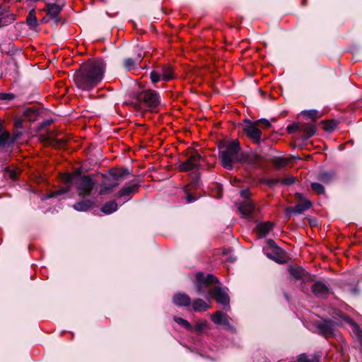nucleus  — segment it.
Here are the masks:
<instances>
[{
	"label": "nucleus",
	"mask_w": 362,
	"mask_h": 362,
	"mask_svg": "<svg viewBox=\"0 0 362 362\" xmlns=\"http://www.w3.org/2000/svg\"><path fill=\"white\" fill-rule=\"evenodd\" d=\"M105 69V64L103 60L89 59L74 74V82L78 88L89 90L103 80Z\"/></svg>",
	"instance_id": "f257e3e1"
},
{
	"label": "nucleus",
	"mask_w": 362,
	"mask_h": 362,
	"mask_svg": "<svg viewBox=\"0 0 362 362\" xmlns=\"http://www.w3.org/2000/svg\"><path fill=\"white\" fill-rule=\"evenodd\" d=\"M240 151V142L238 139L229 141L223 147L219 155L224 168L231 170L235 163L241 160L239 155Z\"/></svg>",
	"instance_id": "f03ea898"
},
{
	"label": "nucleus",
	"mask_w": 362,
	"mask_h": 362,
	"mask_svg": "<svg viewBox=\"0 0 362 362\" xmlns=\"http://www.w3.org/2000/svg\"><path fill=\"white\" fill-rule=\"evenodd\" d=\"M64 180L68 186L71 184L75 185L78 195L83 197L89 196L95 185V182L88 175L67 174L64 175Z\"/></svg>",
	"instance_id": "7ed1b4c3"
},
{
	"label": "nucleus",
	"mask_w": 362,
	"mask_h": 362,
	"mask_svg": "<svg viewBox=\"0 0 362 362\" xmlns=\"http://www.w3.org/2000/svg\"><path fill=\"white\" fill-rule=\"evenodd\" d=\"M219 284L218 279L213 274L204 275L202 272L196 274L194 285L198 294L206 296L210 300L212 298L213 284Z\"/></svg>",
	"instance_id": "20e7f679"
},
{
	"label": "nucleus",
	"mask_w": 362,
	"mask_h": 362,
	"mask_svg": "<svg viewBox=\"0 0 362 362\" xmlns=\"http://www.w3.org/2000/svg\"><path fill=\"white\" fill-rule=\"evenodd\" d=\"M64 6L63 3H47V23L52 27H57L62 21L61 11Z\"/></svg>",
	"instance_id": "39448f33"
},
{
	"label": "nucleus",
	"mask_w": 362,
	"mask_h": 362,
	"mask_svg": "<svg viewBox=\"0 0 362 362\" xmlns=\"http://www.w3.org/2000/svg\"><path fill=\"white\" fill-rule=\"evenodd\" d=\"M138 100L148 108H156L160 103L159 93L153 90L147 89L141 91L138 95Z\"/></svg>",
	"instance_id": "423d86ee"
},
{
	"label": "nucleus",
	"mask_w": 362,
	"mask_h": 362,
	"mask_svg": "<svg viewBox=\"0 0 362 362\" xmlns=\"http://www.w3.org/2000/svg\"><path fill=\"white\" fill-rule=\"evenodd\" d=\"M151 81L156 83L160 81H169L174 78L173 68L169 65H163L153 70L150 74Z\"/></svg>",
	"instance_id": "0eeeda50"
},
{
	"label": "nucleus",
	"mask_w": 362,
	"mask_h": 362,
	"mask_svg": "<svg viewBox=\"0 0 362 362\" xmlns=\"http://www.w3.org/2000/svg\"><path fill=\"white\" fill-rule=\"evenodd\" d=\"M202 160V156L197 151H193L186 160L180 164L179 170L182 172L196 171L199 168Z\"/></svg>",
	"instance_id": "6e6552de"
},
{
	"label": "nucleus",
	"mask_w": 362,
	"mask_h": 362,
	"mask_svg": "<svg viewBox=\"0 0 362 362\" xmlns=\"http://www.w3.org/2000/svg\"><path fill=\"white\" fill-rule=\"evenodd\" d=\"M246 124L243 127V132L255 144H259L262 141V132L258 128L257 122L245 119Z\"/></svg>",
	"instance_id": "1a4fd4ad"
},
{
	"label": "nucleus",
	"mask_w": 362,
	"mask_h": 362,
	"mask_svg": "<svg viewBox=\"0 0 362 362\" xmlns=\"http://www.w3.org/2000/svg\"><path fill=\"white\" fill-rule=\"evenodd\" d=\"M238 210L243 217L249 221H255V214L258 211L250 199L245 200L240 203L238 206Z\"/></svg>",
	"instance_id": "9d476101"
},
{
	"label": "nucleus",
	"mask_w": 362,
	"mask_h": 362,
	"mask_svg": "<svg viewBox=\"0 0 362 362\" xmlns=\"http://www.w3.org/2000/svg\"><path fill=\"white\" fill-rule=\"evenodd\" d=\"M312 206L311 202L304 199L293 207H287L285 210L286 216L290 217L292 213L300 214L308 210Z\"/></svg>",
	"instance_id": "9b49d317"
},
{
	"label": "nucleus",
	"mask_w": 362,
	"mask_h": 362,
	"mask_svg": "<svg viewBox=\"0 0 362 362\" xmlns=\"http://www.w3.org/2000/svg\"><path fill=\"white\" fill-rule=\"evenodd\" d=\"M214 298L217 303L223 305H229V296L224 288L216 286L213 289L212 298Z\"/></svg>",
	"instance_id": "f8f14e48"
},
{
	"label": "nucleus",
	"mask_w": 362,
	"mask_h": 362,
	"mask_svg": "<svg viewBox=\"0 0 362 362\" xmlns=\"http://www.w3.org/2000/svg\"><path fill=\"white\" fill-rule=\"evenodd\" d=\"M335 323L332 320H324L318 325L320 333L325 337L329 338L334 334Z\"/></svg>",
	"instance_id": "ddd939ff"
},
{
	"label": "nucleus",
	"mask_w": 362,
	"mask_h": 362,
	"mask_svg": "<svg viewBox=\"0 0 362 362\" xmlns=\"http://www.w3.org/2000/svg\"><path fill=\"white\" fill-rule=\"evenodd\" d=\"M264 252L268 258L278 263H284L285 257L283 255V250L280 247H274V249H264Z\"/></svg>",
	"instance_id": "4468645a"
},
{
	"label": "nucleus",
	"mask_w": 362,
	"mask_h": 362,
	"mask_svg": "<svg viewBox=\"0 0 362 362\" xmlns=\"http://www.w3.org/2000/svg\"><path fill=\"white\" fill-rule=\"evenodd\" d=\"M144 57L142 53H139L135 59L126 58L124 59L123 66L127 71L137 69L140 66V63Z\"/></svg>",
	"instance_id": "2eb2a0df"
},
{
	"label": "nucleus",
	"mask_w": 362,
	"mask_h": 362,
	"mask_svg": "<svg viewBox=\"0 0 362 362\" xmlns=\"http://www.w3.org/2000/svg\"><path fill=\"white\" fill-rule=\"evenodd\" d=\"M211 320L212 321L216 324V325H224L227 329H231L232 327L230 325L229 322V317L228 316L223 313L221 311H216L211 315Z\"/></svg>",
	"instance_id": "dca6fc26"
},
{
	"label": "nucleus",
	"mask_w": 362,
	"mask_h": 362,
	"mask_svg": "<svg viewBox=\"0 0 362 362\" xmlns=\"http://www.w3.org/2000/svg\"><path fill=\"white\" fill-rule=\"evenodd\" d=\"M173 302L178 307H189L191 304V298L186 293H177L174 295Z\"/></svg>",
	"instance_id": "f3484780"
},
{
	"label": "nucleus",
	"mask_w": 362,
	"mask_h": 362,
	"mask_svg": "<svg viewBox=\"0 0 362 362\" xmlns=\"http://www.w3.org/2000/svg\"><path fill=\"white\" fill-rule=\"evenodd\" d=\"M273 228L274 224L270 221H267L258 223L255 230L259 237L263 238L266 237Z\"/></svg>",
	"instance_id": "a211bd4d"
},
{
	"label": "nucleus",
	"mask_w": 362,
	"mask_h": 362,
	"mask_svg": "<svg viewBox=\"0 0 362 362\" xmlns=\"http://www.w3.org/2000/svg\"><path fill=\"white\" fill-rule=\"evenodd\" d=\"M312 291L315 296L323 298L329 293V291L325 284L320 281H317L313 285Z\"/></svg>",
	"instance_id": "6ab92c4d"
},
{
	"label": "nucleus",
	"mask_w": 362,
	"mask_h": 362,
	"mask_svg": "<svg viewBox=\"0 0 362 362\" xmlns=\"http://www.w3.org/2000/svg\"><path fill=\"white\" fill-rule=\"evenodd\" d=\"M190 305V310L198 313L206 311L210 308V305L201 298H196L193 300L192 302L191 301Z\"/></svg>",
	"instance_id": "aec40b11"
},
{
	"label": "nucleus",
	"mask_w": 362,
	"mask_h": 362,
	"mask_svg": "<svg viewBox=\"0 0 362 362\" xmlns=\"http://www.w3.org/2000/svg\"><path fill=\"white\" fill-rule=\"evenodd\" d=\"M140 187L139 183H134L127 187H122L117 193L118 197L130 196L133 193H136Z\"/></svg>",
	"instance_id": "412c9836"
},
{
	"label": "nucleus",
	"mask_w": 362,
	"mask_h": 362,
	"mask_svg": "<svg viewBox=\"0 0 362 362\" xmlns=\"http://www.w3.org/2000/svg\"><path fill=\"white\" fill-rule=\"evenodd\" d=\"M118 185L119 182H114L113 180H105L100 185L99 194L101 195L110 194Z\"/></svg>",
	"instance_id": "4be33fe9"
},
{
	"label": "nucleus",
	"mask_w": 362,
	"mask_h": 362,
	"mask_svg": "<svg viewBox=\"0 0 362 362\" xmlns=\"http://www.w3.org/2000/svg\"><path fill=\"white\" fill-rule=\"evenodd\" d=\"M129 174L127 168H115L110 170V175L114 182H119L121 179L126 175Z\"/></svg>",
	"instance_id": "5701e85b"
},
{
	"label": "nucleus",
	"mask_w": 362,
	"mask_h": 362,
	"mask_svg": "<svg viewBox=\"0 0 362 362\" xmlns=\"http://www.w3.org/2000/svg\"><path fill=\"white\" fill-rule=\"evenodd\" d=\"M340 317L344 320L348 322L350 324V325L351 327V332H352L353 334H354L355 337L358 340H361L362 338V332L360 329L359 327L354 322H353L349 317H348L344 315H340Z\"/></svg>",
	"instance_id": "b1692460"
},
{
	"label": "nucleus",
	"mask_w": 362,
	"mask_h": 362,
	"mask_svg": "<svg viewBox=\"0 0 362 362\" xmlns=\"http://www.w3.org/2000/svg\"><path fill=\"white\" fill-rule=\"evenodd\" d=\"M300 132L303 133L305 139L312 137L316 132V127L313 124H300Z\"/></svg>",
	"instance_id": "393cba45"
},
{
	"label": "nucleus",
	"mask_w": 362,
	"mask_h": 362,
	"mask_svg": "<svg viewBox=\"0 0 362 362\" xmlns=\"http://www.w3.org/2000/svg\"><path fill=\"white\" fill-rule=\"evenodd\" d=\"M293 159H300L298 156H291V157H287V158H281L278 157L276 158L273 163L277 168H284L288 164L291 163V161Z\"/></svg>",
	"instance_id": "a878e982"
},
{
	"label": "nucleus",
	"mask_w": 362,
	"mask_h": 362,
	"mask_svg": "<svg viewBox=\"0 0 362 362\" xmlns=\"http://www.w3.org/2000/svg\"><path fill=\"white\" fill-rule=\"evenodd\" d=\"M24 117L30 122H34L39 117V111L35 107L28 108L24 112Z\"/></svg>",
	"instance_id": "bb28decb"
},
{
	"label": "nucleus",
	"mask_w": 362,
	"mask_h": 362,
	"mask_svg": "<svg viewBox=\"0 0 362 362\" xmlns=\"http://www.w3.org/2000/svg\"><path fill=\"white\" fill-rule=\"evenodd\" d=\"M93 206V202L90 200H85L76 202L74 205V208L79 211H86L90 209Z\"/></svg>",
	"instance_id": "cd10ccee"
},
{
	"label": "nucleus",
	"mask_w": 362,
	"mask_h": 362,
	"mask_svg": "<svg viewBox=\"0 0 362 362\" xmlns=\"http://www.w3.org/2000/svg\"><path fill=\"white\" fill-rule=\"evenodd\" d=\"M118 206L115 201H111L105 203L101 211L105 214H112L114 211H116L117 210Z\"/></svg>",
	"instance_id": "c85d7f7f"
},
{
	"label": "nucleus",
	"mask_w": 362,
	"mask_h": 362,
	"mask_svg": "<svg viewBox=\"0 0 362 362\" xmlns=\"http://www.w3.org/2000/svg\"><path fill=\"white\" fill-rule=\"evenodd\" d=\"M335 177V175L333 172H322L318 175V179L325 182L329 183Z\"/></svg>",
	"instance_id": "c756f323"
},
{
	"label": "nucleus",
	"mask_w": 362,
	"mask_h": 362,
	"mask_svg": "<svg viewBox=\"0 0 362 362\" xmlns=\"http://www.w3.org/2000/svg\"><path fill=\"white\" fill-rule=\"evenodd\" d=\"M289 273L291 276L296 279H302L305 275V271L300 267H291Z\"/></svg>",
	"instance_id": "7c9ffc66"
},
{
	"label": "nucleus",
	"mask_w": 362,
	"mask_h": 362,
	"mask_svg": "<svg viewBox=\"0 0 362 362\" xmlns=\"http://www.w3.org/2000/svg\"><path fill=\"white\" fill-rule=\"evenodd\" d=\"M14 20L13 17L8 18L4 10L0 7V27L6 25Z\"/></svg>",
	"instance_id": "2f4dec72"
},
{
	"label": "nucleus",
	"mask_w": 362,
	"mask_h": 362,
	"mask_svg": "<svg viewBox=\"0 0 362 362\" xmlns=\"http://www.w3.org/2000/svg\"><path fill=\"white\" fill-rule=\"evenodd\" d=\"M173 319L177 324H179L180 326H182V327L186 329L187 331H192L193 327L190 325V323L187 320H186L182 317H175V316L173 317Z\"/></svg>",
	"instance_id": "473e14b6"
},
{
	"label": "nucleus",
	"mask_w": 362,
	"mask_h": 362,
	"mask_svg": "<svg viewBox=\"0 0 362 362\" xmlns=\"http://www.w3.org/2000/svg\"><path fill=\"white\" fill-rule=\"evenodd\" d=\"M26 22H27L28 25L32 28H35L37 27V18H36V16L35 15V12L33 10L30 11V13L27 17Z\"/></svg>",
	"instance_id": "72a5a7b5"
},
{
	"label": "nucleus",
	"mask_w": 362,
	"mask_h": 362,
	"mask_svg": "<svg viewBox=\"0 0 362 362\" xmlns=\"http://www.w3.org/2000/svg\"><path fill=\"white\" fill-rule=\"evenodd\" d=\"M208 322L206 320H201L196 322L194 327H193L192 331L200 333L204 329L208 328Z\"/></svg>",
	"instance_id": "f704fd0d"
},
{
	"label": "nucleus",
	"mask_w": 362,
	"mask_h": 362,
	"mask_svg": "<svg viewBox=\"0 0 362 362\" xmlns=\"http://www.w3.org/2000/svg\"><path fill=\"white\" fill-rule=\"evenodd\" d=\"M311 188L313 191L319 194H322L325 193V188L323 185L318 182H312Z\"/></svg>",
	"instance_id": "c9c22d12"
},
{
	"label": "nucleus",
	"mask_w": 362,
	"mask_h": 362,
	"mask_svg": "<svg viewBox=\"0 0 362 362\" xmlns=\"http://www.w3.org/2000/svg\"><path fill=\"white\" fill-rule=\"evenodd\" d=\"M300 124H293V125L288 126L287 127L288 132V133H292L294 131L300 132Z\"/></svg>",
	"instance_id": "e433bc0d"
},
{
	"label": "nucleus",
	"mask_w": 362,
	"mask_h": 362,
	"mask_svg": "<svg viewBox=\"0 0 362 362\" xmlns=\"http://www.w3.org/2000/svg\"><path fill=\"white\" fill-rule=\"evenodd\" d=\"M255 122H257V126H258L259 123H262L266 128H269L271 127L270 122L266 119H261L256 121Z\"/></svg>",
	"instance_id": "4c0bfd02"
},
{
	"label": "nucleus",
	"mask_w": 362,
	"mask_h": 362,
	"mask_svg": "<svg viewBox=\"0 0 362 362\" xmlns=\"http://www.w3.org/2000/svg\"><path fill=\"white\" fill-rule=\"evenodd\" d=\"M240 195L245 200L250 199L249 197L250 196V190L248 189L241 190L240 191Z\"/></svg>",
	"instance_id": "58836bf2"
},
{
	"label": "nucleus",
	"mask_w": 362,
	"mask_h": 362,
	"mask_svg": "<svg viewBox=\"0 0 362 362\" xmlns=\"http://www.w3.org/2000/svg\"><path fill=\"white\" fill-rule=\"evenodd\" d=\"M268 247H264V249H269V250L274 249V247H278L273 240H267Z\"/></svg>",
	"instance_id": "ea45409f"
},
{
	"label": "nucleus",
	"mask_w": 362,
	"mask_h": 362,
	"mask_svg": "<svg viewBox=\"0 0 362 362\" xmlns=\"http://www.w3.org/2000/svg\"><path fill=\"white\" fill-rule=\"evenodd\" d=\"M14 98L13 94L1 93L0 98L2 100H11Z\"/></svg>",
	"instance_id": "a19ab883"
},
{
	"label": "nucleus",
	"mask_w": 362,
	"mask_h": 362,
	"mask_svg": "<svg viewBox=\"0 0 362 362\" xmlns=\"http://www.w3.org/2000/svg\"><path fill=\"white\" fill-rule=\"evenodd\" d=\"M68 191H69V189H68V188H66V189H62V190H59V191L56 192V193H55L54 194L49 195V194H48L47 193L46 197H47V199H48V198L52 197H54V196H55V195H58V194H64V193H65V192H68Z\"/></svg>",
	"instance_id": "79ce46f5"
},
{
	"label": "nucleus",
	"mask_w": 362,
	"mask_h": 362,
	"mask_svg": "<svg viewBox=\"0 0 362 362\" xmlns=\"http://www.w3.org/2000/svg\"><path fill=\"white\" fill-rule=\"evenodd\" d=\"M298 361L300 362H311V360L308 358V356L305 354L300 355L298 357Z\"/></svg>",
	"instance_id": "37998d69"
},
{
	"label": "nucleus",
	"mask_w": 362,
	"mask_h": 362,
	"mask_svg": "<svg viewBox=\"0 0 362 362\" xmlns=\"http://www.w3.org/2000/svg\"><path fill=\"white\" fill-rule=\"evenodd\" d=\"M294 181H295V178L293 177H290L284 179L283 183H284L286 185H291L294 182Z\"/></svg>",
	"instance_id": "c03bdc74"
},
{
	"label": "nucleus",
	"mask_w": 362,
	"mask_h": 362,
	"mask_svg": "<svg viewBox=\"0 0 362 362\" xmlns=\"http://www.w3.org/2000/svg\"><path fill=\"white\" fill-rule=\"evenodd\" d=\"M15 127L17 128H21L22 127V120L21 119H16L15 120Z\"/></svg>",
	"instance_id": "a18cd8bd"
},
{
	"label": "nucleus",
	"mask_w": 362,
	"mask_h": 362,
	"mask_svg": "<svg viewBox=\"0 0 362 362\" xmlns=\"http://www.w3.org/2000/svg\"><path fill=\"white\" fill-rule=\"evenodd\" d=\"M316 115H317V111H315V110H310L308 112V115L310 117H315Z\"/></svg>",
	"instance_id": "49530a36"
},
{
	"label": "nucleus",
	"mask_w": 362,
	"mask_h": 362,
	"mask_svg": "<svg viewBox=\"0 0 362 362\" xmlns=\"http://www.w3.org/2000/svg\"><path fill=\"white\" fill-rule=\"evenodd\" d=\"M187 199L188 203L192 202L195 200V199L191 194H188Z\"/></svg>",
	"instance_id": "de8ad7c7"
},
{
	"label": "nucleus",
	"mask_w": 362,
	"mask_h": 362,
	"mask_svg": "<svg viewBox=\"0 0 362 362\" xmlns=\"http://www.w3.org/2000/svg\"><path fill=\"white\" fill-rule=\"evenodd\" d=\"M49 130L47 129V140H46L47 146L48 144H49V143L51 142V141H50V139H51L49 138Z\"/></svg>",
	"instance_id": "09e8293b"
},
{
	"label": "nucleus",
	"mask_w": 362,
	"mask_h": 362,
	"mask_svg": "<svg viewBox=\"0 0 362 362\" xmlns=\"http://www.w3.org/2000/svg\"><path fill=\"white\" fill-rule=\"evenodd\" d=\"M54 122L53 119L48 118V115L47 114V126L49 125L51 123Z\"/></svg>",
	"instance_id": "8fccbe9b"
},
{
	"label": "nucleus",
	"mask_w": 362,
	"mask_h": 362,
	"mask_svg": "<svg viewBox=\"0 0 362 362\" xmlns=\"http://www.w3.org/2000/svg\"><path fill=\"white\" fill-rule=\"evenodd\" d=\"M236 258L235 257L230 256L228 259H226V261L229 262H234L235 261Z\"/></svg>",
	"instance_id": "3c124183"
},
{
	"label": "nucleus",
	"mask_w": 362,
	"mask_h": 362,
	"mask_svg": "<svg viewBox=\"0 0 362 362\" xmlns=\"http://www.w3.org/2000/svg\"><path fill=\"white\" fill-rule=\"evenodd\" d=\"M10 177H11L12 179H16V174H15V173H14V172H11V173H10Z\"/></svg>",
	"instance_id": "603ef678"
},
{
	"label": "nucleus",
	"mask_w": 362,
	"mask_h": 362,
	"mask_svg": "<svg viewBox=\"0 0 362 362\" xmlns=\"http://www.w3.org/2000/svg\"><path fill=\"white\" fill-rule=\"evenodd\" d=\"M198 182V177H196V182Z\"/></svg>",
	"instance_id": "864d4df0"
},
{
	"label": "nucleus",
	"mask_w": 362,
	"mask_h": 362,
	"mask_svg": "<svg viewBox=\"0 0 362 362\" xmlns=\"http://www.w3.org/2000/svg\"><path fill=\"white\" fill-rule=\"evenodd\" d=\"M227 252L226 251L223 252V255H226Z\"/></svg>",
	"instance_id": "5fc2aeb1"
}]
</instances>
